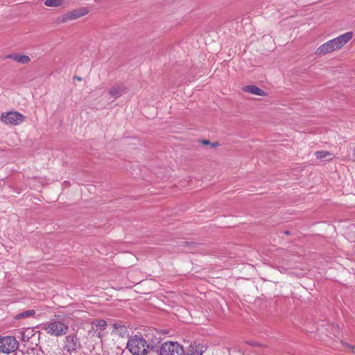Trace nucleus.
Segmentation results:
<instances>
[{"label":"nucleus","instance_id":"obj_1","mask_svg":"<svg viewBox=\"0 0 355 355\" xmlns=\"http://www.w3.org/2000/svg\"><path fill=\"white\" fill-rule=\"evenodd\" d=\"M42 329L49 335L59 337L65 335L69 330V324L60 315H55L54 318L42 324Z\"/></svg>","mask_w":355,"mask_h":355},{"label":"nucleus","instance_id":"obj_15","mask_svg":"<svg viewBox=\"0 0 355 355\" xmlns=\"http://www.w3.org/2000/svg\"><path fill=\"white\" fill-rule=\"evenodd\" d=\"M64 0H46L44 5L48 7H58L64 4Z\"/></svg>","mask_w":355,"mask_h":355},{"label":"nucleus","instance_id":"obj_13","mask_svg":"<svg viewBox=\"0 0 355 355\" xmlns=\"http://www.w3.org/2000/svg\"><path fill=\"white\" fill-rule=\"evenodd\" d=\"M35 314V311L33 309L24 311L20 313L17 314L14 318L15 320H21L24 318L33 317Z\"/></svg>","mask_w":355,"mask_h":355},{"label":"nucleus","instance_id":"obj_8","mask_svg":"<svg viewBox=\"0 0 355 355\" xmlns=\"http://www.w3.org/2000/svg\"><path fill=\"white\" fill-rule=\"evenodd\" d=\"M353 35V32L349 31L333 39L332 40L336 50L340 49L344 45L349 42L352 39Z\"/></svg>","mask_w":355,"mask_h":355},{"label":"nucleus","instance_id":"obj_22","mask_svg":"<svg viewBox=\"0 0 355 355\" xmlns=\"http://www.w3.org/2000/svg\"><path fill=\"white\" fill-rule=\"evenodd\" d=\"M102 331L103 330L100 329V331H98L97 336H98V338H102L104 334H103Z\"/></svg>","mask_w":355,"mask_h":355},{"label":"nucleus","instance_id":"obj_7","mask_svg":"<svg viewBox=\"0 0 355 355\" xmlns=\"http://www.w3.org/2000/svg\"><path fill=\"white\" fill-rule=\"evenodd\" d=\"M89 12V10L87 8H80L79 9L73 10L70 11L62 16V22H65L69 20L78 19L82 16L87 15Z\"/></svg>","mask_w":355,"mask_h":355},{"label":"nucleus","instance_id":"obj_26","mask_svg":"<svg viewBox=\"0 0 355 355\" xmlns=\"http://www.w3.org/2000/svg\"><path fill=\"white\" fill-rule=\"evenodd\" d=\"M285 234H288H288H290V232H289L288 231H286V232H285Z\"/></svg>","mask_w":355,"mask_h":355},{"label":"nucleus","instance_id":"obj_24","mask_svg":"<svg viewBox=\"0 0 355 355\" xmlns=\"http://www.w3.org/2000/svg\"><path fill=\"white\" fill-rule=\"evenodd\" d=\"M210 144L211 145V147H213V148L218 146V143H217V142L211 143V144L210 143Z\"/></svg>","mask_w":355,"mask_h":355},{"label":"nucleus","instance_id":"obj_9","mask_svg":"<svg viewBox=\"0 0 355 355\" xmlns=\"http://www.w3.org/2000/svg\"><path fill=\"white\" fill-rule=\"evenodd\" d=\"M336 49L332 40L327 41L320 45L315 51V54L319 56L324 55L329 53L336 51Z\"/></svg>","mask_w":355,"mask_h":355},{"label":"nucleus","instance_id":"obj_21","mask_svg":"<svg viewBox=\"0 0 355 355\" xmlns=\"http://www.w3.org/2000/svg\"><path fill=\"white\" fill-rule=\"evenodd\" d=\"M352 155L350 156H352V159L355 161V147L352 148Z\"/></svg>","mask_w":355,"mask_h":355},{"label":"nucleus","instance_id":"obj_3","mask_svg":"<svg viewBox=\"0 0 355 355\" xmlns=\"http://www.w3.org/2000/svg\"><path fill=\"white\" fill-rule=\"evenodd\" d=\"M19 343L14 336H0V353L10 354L15 352Z\"/></svg>","mask_w":355,"mask_h":355},{"label":"nucleus","instance_id":"obj_16","mask_svg":"<svg viewBox=\"0 0 355 355\" xmlns=\"http://www.w3.org/2000/svg\"><path fill=\"white\" fill-rule=\"evenodd\" d=\"M202 349L198 346L191 345L188 353L186 355H202Z\"/></svg>","mask_w":355,"mask_h":355},{"label":"nucleus","instance_id":"obj_2","mask_svg":"<svg viewBox=\"0 0 355 355\" xmlns=\"http://www.w3.org/2000/svg\"><path fill=\"white\" fill-rule=\"evenodd\" d=\"M127 347L133 355H145L149 349H154L142 337L135 336L127 343Z\"/></svg>","mask_w":355,"mask_h":355},{"label":"nucleus","instance_id":"obj_12","mask_svg":"<svg viewBox=\"0 0 355 355\" xmlns=\"http://www.w3.org/2000/svg\"><path fill=\"white\" fill-rule=\"evenodd\" d=\"M6 58H10L15 60L16 62L21 64H26L30 62V58L28 55H19V54H10L8 55Z\"/></svg>","mask_w":355,"mask_h":355},{"label":"nucleus","instance_id":"obj_14","mask_svg":"<svg viewBox=\"0 0 355 355\" xmlns=\"http://www.w3.org/2000/svg\"><path fill=\"white\" fill-rule=\"evenodd\" d=\"M317 159H325L326 160H331L334 157L333 155L327 151H317L315 153Z\"/></svg>","mask_w":355,"mask_h":355},{"label":"nucleus","instance_id":"obj_25","mask_svg":"<svg viewBox=\"0 0 355 355\" xmlns=\"http://www.w3.org/2000/svg\"><path fill=\"white\" fill-rule=\"evenodd\" d=\"M76 78L78 80H79V81H80V80H82V78H81L78 77V76H77V77H76Z\"/></svg>","mask_w":355,"mask_h":355},{"label":"nucleus","instance_id":"obj_6","mask_svg":"<svg viewBox=\"0 0 355 355\" xmlns=\"http://www.w3.org/2000/svg\"><path fill=\"white\" fill-rule=\"evenodd\" d=\"M81 346L76 335H69L65 337L64 350L69 353L76 351Z\"/></svg>","mask_w":355,"mask_h":355},{"label":"nucleus","instance_id":"obj_20","mask_svg":"<svg viewBox=\"0 0 355 355\" xmlns=\"http://www.w3.org/2000/svg\"><path fill=\"white\" fill-rule=\"evenodd\" d=\"M343 345L347 348V349H352L353 350V352L355 353V346L354 345H352L349 343H343Z\"/></svg>","mask_w":355,"mask_h":355},{"label":"nucleus","instance_id":"obj_10","mask_svg":"<svg viewBox=\"0 0 355 355\" xmlns=\"http://www.w3.org/2000/svg\"><path fill=\"white\" fill-rule=\"evenodd\" d=\"M127 92L126 87L122 84H116L110 87L109 94L111 97L118 98Z\"/></svg>","mask_w":355,"mask_h":355},{"label":"nucleus","instance_id":"obj_23","mask_svg":"<svg viewBox=\"0 0 355 355\" xmlns=\"http://www.w3.org/2000/svg\"><path fill=\"white\" fill-rule=\"evenodd\" d=\"M202 143L203 144H206V145H207V144H210V142H209V141H208V140H202Z\"/></svg>","mask_w":355,"mask_h":355},{"label":"nucleus","instance_id":"obj_18","mask_svg":"<svg viewBox=\"0 0 355 355\" xmlns=\"http://www.w3.org/2000/svg\"><path fill=\"white\" fill-rule=\"evenodd\" d=\"M27 331H28V334H26L27 332L26 331H21L19 334H21V340L22 341L24 342H27L29 340V339L31 338V336L33 335L31 333H32V331H29L28 330Z\"/></svg>","mask_w":355,"mask_h":355},{"label":"nucleus","instance_id":"obj_11","mask_svg":"<svg viewBox=\"0 0 355 355\" xmlns=\"http://www.w3.org/2000/svg\"><path fill=\"white\" fill-rule=\"evenodd\" d=\"M243 91L257 95V96H265L266 92L255 85H246L242 88Z\"/></svg>","mask_w":355,"mask_h":355},{"label":"nucleus","instance_id":"obj_4","mask_svg":"<svg viewBox=\"0 0 355 355\" xmlns=\"http://www.w3.org/2000/svg\"><path fill=\"white\" fill-rule=\"evenodd\" d=\"M160 355H184L183 347L177 342H166L160 348Z\"/></svg>","mask_w":355,"mask_h":355},{"label":"nucleus","instance_id":"obj_19","mask_svg":"<svg viewBox=\"0 0 355 355\" xmlns=\"http://www.w3.org/2000/svg\"><path fill=\"white\" fill-rule=\"evenodd\" d=\"M113 328L116 330H118V329H120L121 331H120V334H122V331H123V330L125 329V327L123 325H121L120 324H118V323H114L113 324Z\"/></svg>","mask_w":355,"mask_h":355},{"label":"nucleus","instance_id":"obj_5","mask_svg":"<svg viewBox=\"0 0 355 355\" xmlns=\"http://www.w3.org/2000/svg\"><path fill=\"white\" fill-rule=\"evenodd\" d=\"M1 119L8 125H17L24 121V116L16 111L8 112L2 113Z\"/></svg>","mask_w":355,"mask_h":355},{"label":"nucleus","instance_id":"obj_17","mask_svg":"<svg viewBox=\"0 0 355 355\" xmlns=\"http://www.w3.org/2000/svg\"><path fill=\"white\" fill-rule=\"evenodd\" d=\"M92 324L96 327H98L101 330H103L107 324V322L104 320H96L93 322Z\"/></svg>","mask_w":355,"mask_h":355}]
</instances>
